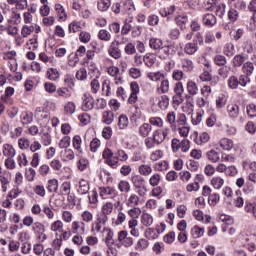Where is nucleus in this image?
<instances>
[{"mask_svg": "<svg viewBox=\"0 0 256 256\" xmlns=\"http://www.w3.org/2000/svg\"><path fill=\"white\" fill-rule=\"evenodd\" d=\"M99 195L102 197V199H107L109 195H113L114 197H117L118 193L115 188L113 187H100L99 188Z\"/></svg>", "mask_w": 256, "mask_h": 256, "instance_id": "8", "label": "nucleus"}, {"mask_svg": "<svg viewBox=\"0 0 256 256\" xmlns=\"http://www.w3.org/2000/svg\"><path fill=\"white\" fill-rule=\"evenodd\" d=\"M147 77L149 78L150 81H161L165 75L161 72H149L147 74Z\"/></svg>", "mask_w": 256, "mask_h": 256, "instance_id": "41", "label": "nucleus"}, {"mask_svg": "<svg viewBox=\"0 0 256 256\" xmlns=\"http://www.w3.org/2000/svg\"><path fill=\"white\" fill-rule=\"evenodd\" d=\"M219 201H221V196L218 193H212L208 197V203H209L210 207H215V205H217V203H219Z\"/></svg>", "mask_w": 256, "mask_h": 256, "instance_id": "38", "label": "nucleus"}, {"mask_svg": "<svg viewBox=\"0 0 256 256\" xmlns=\"http://www.w3.org/2000/svg\"><path fill=\"white\" fill-rule=\"evenodd\" d=\"M220 147H222L224 151H231L233 147V140L227 138L221 139Z\"/></svg>", "mask_w": 256, "mask_h": 256, "instance_id": "33", "label": "nucleus"}, {"mask_svg": "<svg viewBox=\"0 0 256 256\" xmlns=\"http://www.w3.org/2000/svg\"><path fill=\"white\" fill-rule=\"evenodd\" d=\"M187 91L190 95H197L199 93V88L194 81H188L187 83Z\"/></svg>", "mask_w": 256, "mask_h": 256, "instance_id": "36", "label": "nucleus"}, {"mask_svg": "<svg viewBox=\"0 0 256 256\" xmlns=\"http://www.w3.org/2000/svg\"><path fill=\"white\" fill-rule=\"evenodd\" d=\"M100 41H111V33L105 29H101L98 33Z\"/></svg>", "mask_w": 256, "mask_h": 256, "instance_id": "47", "label": "nucleus"}, {"mask_svg": "<svg viewBox=\"0 0 256 256\" xmlns=\"http://www.w3.org/2000/svg\"><path fill=\"white\" fill-rule=\"evenodd\" d=\"M117 187H118V190L120 191V193H122L124 195L131 191V184L127 180H120L118 182Z\"/></svg>", "mask_w": 256, "mask_h": 256, "instance_id": "12", "label": "nucleus"}, {"mask_svg": "<svg viewBox=\"0 0 256 256\" xmlns=\"http://www.w3.org/2000/svg\"><path fill=\"white\" fill-rule=\"evenodd\" d=\"M115 118V114L111 111H105L103 112L102 121L105 123V125H111L113 123Z\"/></svg>", "mask_w": 256, "mask_h": 256, "instance_id": "23", "label": "nucleus"}, {"mask_svg": "<svg viewBox=\"0 0 256 256\" xmlns=\"http://www.w3.org/2000/svg\"><path fill=\"white\" fill-rule=\"evenodd\" d=\"M202 23L205 27H215L217 25V17L214 14L206 13L202 16Z\"/></svg>", "mask_w": 256, "mask_h": 256, "instance_id": "7", "label": "nucleus"}, {"mask_svg": "<svg viewBox=\"0 0 256 256\" xmlns=\"http://www.w3.org/2000/svg\"><path fill=\"white\" fill-rule=\"evenodd\" d=\"M141 223L145 227H151V225H153V216L149 213H143L141 216Z\"/></svg>", "mask_w": 256, "mask_h": 256, "instance_id": "24", "label": "nucleus"}, {"mask_svg": "<svg viewBox=\"0 0 256 256\" xmlns=\"http://www.w3.org/2000/svg\"><path fill=\"white\" fill-rule=\"evenodd\" d=\"M118 241L123 247L129 248L133 245V238L129 236L127 230H122L118 233Z\"/></svg>", "mask_w": 256, "mask_h": 256, "instance_id": "3", "label": "nucleus"}, {"mask_svg": "<svg viewBox=\"0 0 256 256\" xmlns=\"http://www.w3.org/2000/svg\"><path fill=\"white\" fill-rule=\"evenodd\" d=\"M15 148H13L11 146V144H4L3 145V155L5 157H10L13 158V156L15 155Z\"/></svg>", "mask_w": 256, "mask_h": 256, "instance_id": "29", "label": "nucleus"}, {"mask_svg": "<svg viewBox=\"0 0 256 256\" xmlns=\"http://www.w3.org/2000/svg\"><path fill=\"white\" fill-rule=\"evenodd\" d=\"M134 189H138L137 193L140 197H145L147 193V184L145 178L139 174H133L130 179Z\"/></svg>", "mask_w": 256, "mask_h": 256, "instance_id": "1", "label": "nucleus"}, {"mask_svg": "<svg viewBox=\"0 0 256 256\" xmlns=\"http://www.w3.org/2000/svg\"><path fill=\"white\" fill-rule=\"evenodd\" d=\"M138 173H140V176L148 177V175H151L153 173V168L149 165L142 164L138 167Z\"/></svg>", "mask_w": 256, "mask_h": 256, "instance_id": "22", "label": "nucleus"}, {"mask_svg": "<svg viewBox=\"0 0 256 256\" xmlns=\"http://www.w3.org/2000/svg\"><path fill=\"white\" fill-rule=\"evenodd\" d=\"M181 63H182V69L184 71H186L187 73L193 71V67H194L193 66V61H191L190 59L185 58V59H182Z\"/></svg>", "mask_w": 256, "mask_h": 256, "instance_id": "35", "label": "nucleus"}, {"mask_svg": "<svg viewBox=\"0 0 256 256\" xmlns=\"http://www.w3.org/2000/svg\"><path fill=\"white\" fill-rule=\"evenodd\" d=\"M128 126H129V118L127 117V115L125 114L120 115L118 120L119 129H127Z\"/></svg>", "mask_w": 256, "mask_h": 256, "instance_id": "31", "label": "nucleus"}, {"mask_svg": "<svg viewBox=\"0 0 256 256\" xmlns=\"http://www.w3.org/2000/svg\"><path fill=\"white\" fill-rule=\"evenodd\" d=\"M69 33H79L81 31V22L73 21L68 26Z\"/></svg>", "mask_w": 256, "mask_h": 256, "instance_id": "42", "label": "nucleus"}, {"mask_svg": "<svg viewBox=\"0 0 256 256\" xmlns=\"http://www.w3.org/2000/svg\"><path fill=\"white\" fill-rule=\"evenodd\" d=\"M113 230L108 229V233L106 235V239H105V243L107 245V247H111V245H113L115 243V241L113 240Z\"/></svg>", "mask_w": 256, "mask_h": 256, "instance_id": "60", "label": "nucleus"}, {"mask_svg": "<svg viewBox=\"0 0 256 256\" xmlns=\"http://www.w3.org/2000/svg\"><path fill=\"white\" fill-rule=\"evenodd\" d=\"M128 207H137L139 205V196L132 194L127 202Z\"/></svg>", "mask_w": 256, "mask_h": 256, "instance_id": "49", "label": "nucleus"}, {"mask_svg": "<svg viewBox=\"0 0 256 256\" xmlns=\"http://www.w3.org/2000/svg\"><path fill=\"white\" fill-rule=\"evenodd\" d=\"M78 193L80 195H87L89 193V182L85 179L79 181Z\"/></svg>", "mask_w": 256, "mask_h": 256, "instance_id": "18", "label": "nucleus"}, {"mask_svg": "<svg viewBox=\"0 0 256 256\" xmlns=\"http://www.w3.org/2000/svg\"><path fill=\"white\" fill-rule=\"evenodd\" d=\"M187 16H180L176 18V23L180 29H185V25H187Z\"/></svg>", "mask_w": 256, "mask_h": 256, "instance_id": "62", "label": "nucleus"}, {"mask_svg": "<svg viewBox=\"0 0 256 256\" xmlns=\"http://www.w3.org/2000/svg\"><path fill=\"white\" fill-rule=\"evenodd\" d=\"M111 7V0H102L98 2L99 11H107Z\"/></svg>", "mask_w": 256, "mask_h": 256, "instance_id": "54", "label": "nucleus"}, {"mask_svg": "<svg viewBox=\"0 0 256 256\" xmlns=\"http://www.w3.org/2000/svg\"><path fill=\"white\" fill-rule=\"evenodd\" d=\"M51 231H59V233H63V222L61 220H57L52 223Z\"/></svg>", "mask_w": 256, "mask_h": 256, "instance_id": "57", "label": "nucleus"}, {"mask_svg": "<svg viewBox=\"0 0 256 256\" xmlns=\"http://www.w3.org/2000/svg\"><path fill=\"white\" fill-rule=\"evenodd\" d=\"M180 149L183 153H187L191 149V142L187 139H183L180 142Z\"/></svg>", "mask_w": 256, "mask_h": 256, "instance_id": "58", "label": "nucleus"}, {"mask_svg": "<svg viewBox=\"0 0 256 256\" xmlns=\"http://www.w3.org/2000/svg\"><path fill=\"white\" fill-rule=\"evenodd\" d=\"M151 133V126L149 123H144L139 127V135L141 137H147Z\"/></svg>", "mask_w": 256, "mask_h": 256, "instance_id": "32", "label": "nucleus"}, {"mask_svg": "<svg viewBox=\"0 0 256 256\" xmlns=\"http://www.w3.org/2000/svg\"><path fill=\"white\" fill-rule=\"evenodd\" d=\"M95 105V99L93 96L84 94L82 109L83 111H91Z\"/></svg>", "mask_w": 256, "mask_h": 256, "instance_id": "10", "label": "nucleus"}, {"mask_svg": "<svg viewBox=\"0 0 256 256\" xmlns=\"http://www.w3.org/2000/svg\"><path fill=\"white\" fill-rule=\"evenodd\" d=\"M167 135H169V128H164L163 130L159 129L156 130L153 133V140L154 143H156V145H161V143H163L167 137Z\"/></svg>", "mask_w": 256, "mask_h": 256, "instance_id": "4", "label": "nucleus"}, {"mask_svg": "<svg viewBox=\"0 0 256 256\" xmlns=\"http://www.w3.org/2000/svg\"><path fill=\"white\" fill-rule=\"evenodd\" d=\"M99 147H101V141L98 138H94L90 142V150L92 153H97V149H99Z\"/></svg>", "mask_w": 256, "mask_h": 256, "instance_id": "55", "label": "nucleus"}, {"mask_svg": "<svg viewBox=\"0 0 256 256\" xmlns=\"http://www.w3.org/2000/svg\"><path fill=\"white\" fill-rule=\"evenodd\" d=\"M101 213L102 215H106V216L111 215V213H113V203L111 202L105 203L102 206Z\"/></svg>", "mask_w": 256, "mask_h": 256, "instance_id": "45", "label": "nucleus"}, {"mask_svg": "<svg viewBox=\"0 0 256 256\" xmlns=\"http://www.w3.org/2000/svg\"><path fill=\"white\" fill-rule=\"evenodd\" d=\"M191 235L193 239H199L203 237V235H205V228H201L198 225H196L191 229Z\"/></svg>", "mask_w": 256, "mask_h": 256, "instance_id": "19", "label": "nucleus"}, {"mask_svg": "<svg viewBox=\"0 0 256 256\" xmlns=\"http://www.w3.org/2000/svg\"><path fill=\"white\" fill-rule=\"evenodd\" d=\"M108 54L110 57H113V59H121V49H119V41L114 40L109 48H108Z\"/></svg>", "mask_w": 256, "mask_h": 256, "instance_id": "5", "label": "nucleus"}, {"mask_svg": "<svg viewBox=\"0 0 256 256\" xmlns=\"http://www.w3.org/2000/svg\"><path fill=\"white\" fill-rule=\"evenodd\" d=\"M73 147L77 151L81 153V144L83 143V140H81V136L75 135L72 139Z\"/></svg>", "mask_w": 256, "mask_h": 256, "instance_id": "48", "label": "nucleus"}, {"mask_svg": "<svg viewBox=\"0 0 256 256\" xmlns=\"http://www.w3.org/2000/svg\"><path fill=\"white\" fill-rule=\"evenodd\" d=\"M199 50V46L195 42H189L185 45L184 51L187 55H195Z\"/></svg>", "mask_w": 256, "mask_h": 256, "instance_id": "16", "label": "nucleus"}, {"mask_svg": "<svg viewBox=\"0 0 256 256\" xmlns=\"http://www.w3.org/2000/svg\"><path fill=\"white\" fill-rule=\"evenodd\" d=\"M46 75L50 81H57V78L59 77V71L55 68H50L48 69Z\"/></svg>", "mask_w": 256, "mask_h": 256, "instance_id": "44", "label": "nucleus"}, {"mask_svg": "<svg viewBox=\"0 0 256 256\" xmlns=\"http://www.w3.org/2000/svg\"><path fill=\"white\" fill-rule=\"evenodd\" d=\"M211 185L214 189H221L225 185V180L221 176H214L211 179Z\"/></svg>", "mask_w": 256, "mask_h": 256, "instance_id": "21", "label": "nucleus"}, {"mask_svg": "<svg viewBox=\"0 0 256 256\" xmlns=\"http://www.w3.org/2000/svg\"><path fill=\"white\" fill-rule=\"evenodd\" d=\"M166 121L170 124L172 131H175V129L177 128V115L175 114V112H169L166 116Z\"/></svg>", "mask_w": 256, "mask_h": 256, "instance_id": "14", "label": "nucleus"}, {"mask_svg": "<svg viewBox=\"0 0 256 256\" xmlns=\"http://www.w3.org/2000/svg\"><path fill=\"white\" fill-rule=\"evenodd\" d=\"M72 233L83 235L85 233V222L74 221L72 223Z\"/></svg>", "mask_w": 256, "mask_h": 256, "instance_id": "15", "label": "nucleus"}, {"mask_svg": "<svg viewBox=\"0 0 256 256\" xmlns=\"http://www.w3.org/2000/svg\"><path fill=\"white\" fill-rule=\"evenodd\" d=\"M78 119L82 125H89L91 123V116L88 113L80 114Z\"/></svg>", "mask_w": 256, "mask_h": 256, "instance_id": "56", "label": "nucleus"}, {"mask_svg": "<svg viewBox=\"0 0 256 256\" xmlns=\"http://www.w3.org/2000/svg\"><path fill=\"white\" fill-rule=\"evenodd\" d=\"M157 91L160 95L169 93V80L165 76L161 80L160 86L157 88Z\"/></svg>", "mask_w": 256, "mask_h": 256, "instance_id": "17", "label": "nucleus"}, {"mask_svg": "<svg viewBox=\"0 0 256 256\" xmlns=\"http://www.w3.org/2000/svg\"><path fill=\"white\" fill-rule=\"evenodd\" d=\"M57 189H59V181L57 179H50L47 185L49 193H57Z\"/></svg>", "mask_w": 256, "mask_h": 256, "instance_id": "25", "label": "nucleus"}, {"mask_svg": "<svg viewBox=\"0 0 256 256\" xmlns=\"http://www.w3.org/2000/svg\"><path fill=\"white\" fill-rule=\"evenodd\" d=\"M71 145V137L69 136H64L60 142H59V147L60 149H67Z\"/></svg>", "mask_w": 256, "mask_h": 256, "instance_id": "53", "label": "nucleus"}, {"mask_svg": "<svg viewBox=\"0 0 256 256\" xmlns=\"http://www.w3.org/2000/svg\"><path fill=\"white\" fill-rule=\"evenodd\" d=\"M175 13V6H170L168 8H162L159 10V14L161 17H169V15H173Z\"/></svg>", "mask_w": 256, "mask_h": 256, "instance_id": "43", "label": "nucleus"}, {"mask_svg": "<svg viewBox=\"0 0 256 256\" xmlns=\"http://www.w3.org/2000/svg\"><path fill=\"white\" fill-rule=\"evenodd\" d=\"M227 5L225 3H219L215 2L214 12L217 17H220V19H223V16L225 15V9Z\"/></svg>", "mask_w": 256, "mask_h": 256, "instance_id": "13", "label": "nucleus"}, {"mask_svg": "<svg viewBox=\"0 0 256 256\" xmlns=\"http://www.w3.org/2000/svg\"><path fill=\"white\" fill-rule=\"evenodd\" d=\"M33 31H35V26L24 25L21 30V35H22V37H27L28 35H31L33 33Z\"/></svg>", "mask_w": 256, "mask_h": 256, "instance_id": "50", "label": "nucleus"}, {"mask_svg": "<svg viewBox=\"0 0 256 256\" xmlns=\"http://www.w3.org/2000/svg\"><path fill=\"white\" fill-rule=\"evenodd\" d=\"M240 111L241 110L239 108V105H237L235 103L227 105V113H228V117H230V119H237L239 117Z\"/></svg>", "mask_w": 256, "mask_h": 256, "instance_id": "9", "label": "nucleus"}, {"mask_svg": "<svg viewBox=\"0 0 256 256\" xmlns=\"http://www.w3.org/2000/svg\"><path fill=\"white\" fill-rule=\"evenodd\" d=\"M214 63L218 67H225V65H227V58L221 54H218L214 57Z\"/></svg>", "mask_w": 256, "mask_h": 256, "instance_id": "37", "label": "nucleus"}, {"mask_svg": "<svg viewBox=\"0 0 256 256\" xmlns=\"http://www.w3.org/2000/svg\"><path fill=\"white\" fill-rule=\"evenodd\" d=\"M144 237H146V239L155 240L159 237V233H157L155 228H148L144 232Z\"/></svg>", "mask_w": 256, "mask_h": 256, "instance_id": "30", "label": "nucleus"}, {"mask_svg": "<svg viewBox=\"0 0 256 256\" xmlns=\"http://www.w3.org/2000/svg\"><path fill=\"white\" fill-rule=\"evenodd\" d=\"M147 247H149V241L145 238L139 239L135 245L136 251H145Z\"/></svg>", "mask_w": 256, "mask_h": 256, "instance_id": "27", "label": "nucleus"}, {"mask_svg": "<svg viewBox=\"0 0 256 256\" xmlns=\"http://www.w3.org/2000/svg\"><path fill=\"white\" fill-rule=\"evenodd\" d=\"M245 61H247V58L245 57V55L237 54L236 56H234L232 63L234 67H241V65H243Z\"/></svg>", "mask_w": 256, "mask_h": 256, "instance_id": "26", "label": "nucleus"}, {"mask_svg": "<svg viewBox=\"0 0 256 256\" xmlns=\"http://www.w3.org/2000/svg\"><path fill=\"white\" fill-rule=\"evenodd\" d=\"M32 231H34V233L38 235V239H41V237L42 241H45L47 239V234H45V225H43L41 222H35L32 225Z\"/></svg>", "mask_w": 256, "mask_h": 256, "instance_id": "6", "label": "nucleus"}, {"mask_svg": "<svg viewBox=\"0 0 256 256\" xmlns=\"http://www.w3.org/2000/svg\"><path fill=\"white\" fill-rule=\"evenodd\" d=\"M128 215H130L132 219H138L139 215H141V208L134 207L130 209Z\"/></svg>", "mask_w": 256, "mask_h": 256, "instance_id": "63", "label": "nucleus"}, {"mask_svg": "<svg viewBox=\"0 0 256 256\" xmlns=\"http://www.w3.org/2000/svg\"><path fill=\"white\" fill-rule=\"evenodd\" d=\"M159 53L161 55L160 59H165L170 55H175V47H173V45L162 46L159 50Z\"/></svg>", "mask_w": 256, "mask_h": 256, "instance_id": "11", "label": "nucleus"}, {"mask_svg": "<svg viewBox=\"0 0 256 256\" xmlns=\"http://www.w3.org/2000/svg\"><path fill=\"white\" fill-rule=\"evenodd\" d=\"M86 77H87V70L85 68H80L76 72V79H78V81H84Z\"/></svg>", "mask_w": 256, "mask_h": 256, "instance_id": "61", "label": "nucleus"}, {"mask_svg": "<svg viewBox=\"0 0 256 256\" xmlns=\"http://www.w3.org/2000/svg\"><path fill=\"white\" fill-rule=\"evenodd\" d=\"M160 181H161V175L159 174H153L149 179V183L152 187H157Z\"/></svg>", "mask_w": 256, "mask_h": 256, "instance_id": "59", "label": "nucleus"}, {"mask_svg": "<svg viewBox=\"0 0 256 256\" xmlns=\"http://www.w3.org/2000/svg\"><path fill=\"white\" fill-rule=\"evenodd\" d=\"M207 157L211 161V163H217L219 161V153L215 150H210L207 152Z\"/></svg>", "mask_w": 256, "mask_h": 256, "instance_id": "51", "label": "nucleus"}, {"mask_svg": "<svg viewBox=\"0 0 256 256\" xmlns=\"http://www.w3.org/2000/svg\"><path fill=\"white\" fill-rule=\"evenodd\" d=\"M247 114L249 117H256V105L255 104H249L247 107Z\"/></svg>", "mask_w": 256, "mask_h": 256, "instance_id": "64", "label": "nucleus"}, {"mask_svg": "<svg viewBox=\"0 0 256 256\" xmlns=\"http://www.w3.org/2000/svg\"><path fill=\"white\" fill-rule=\"evenodd\" d=\"M251 83V78L242 74L237 78V76H231L228 79V87L230 89H238L239 87H247V84Z\"/></svg>", "mask_w": 256, "mask_h": 256, "instance_id": "2", "label": "nucleus"}, {"mask_svg": "<svg viewBox=\"0 0 256 256\" xmlns=\"http://www.w3.org/2000/svg\"><path fill=\"white\" fill-rule=\"evenodd\" d=\"M223 53L226 55V57H233L235 54V45L233 43L225 44Z\"/></svg>", "mask_w": 256, "mask_h": 256, "instance_id": "28", "label": "nucleus"}, {"mask_svg": "<svg viewBox=\"0 0 256 256\" xmlns=\"http://www.w3.org/2000/svg\"><path fill=\"white\" fill-rule=\"evenodd\" d=\"M158 107L165 111L167 107H169V96L167 95H162L158 101Z\"/></svg>", "mask_w": 256, "mask_h": 256, "instance_id": "34", "label": "nucleus"}, {"mask_svg": "<svg viewBox=\"0 0 256 256\" xmlns=\"http://www.w3.org/2000/svg\"><path fill=\"white\" fill-rule=\"evenodd\" d=\"M242 71L246 77H251L253 75V71H255V66L252 62H246L242 67Z\"/></svg>", "mask_w": 256, "mask_h": 256, "instance_id": "20", "label": "nucleus"}, {"mask_svg": "<svg viewBox=\"0 0 256 256\" xmlns=\"http://www.w3.org/2000/svg\"><path fill=\"white\" fill-rule=\"evenodd\" d=\"M77 109V106L73 103V102H68L65 106H64V111L65 113H67L68 115H73V113H75V110Z\"/></svg>", "mask_w": 256, "mask_h": 256, "instance_id": "52", "label": "nucleus"}, {"mask_svg": "<svg viewBox=\"0 0 256 256\" xmlns=\"http://www.w3.org/2000/svg\"><path fill=\"white\" fill-rule=\"evenodd\" d=\"M56 93L58 97H63V99H69L71 97V91L66 87L58 88Z\"/></svg>", "mask_w": 256, "mask_h": 256, "instance_id": "40", "label": "nucleus"}, {"mask_svg": "<svg viewBox=\"0 0 256 256\" xmlns=\"http://www.w3.org/2000/svg\"><path fill=\"white\" fill-rule=\"evenodd\" d=\"M21 121L23 125H30V123H33V114L31 112H24L21 116Z\"/></svg>", "mask_w": 256, "mask_h": 256, "instance_id": "39", "label": "nucleus"}, {"mask_svg": "<svg viewBox=\"0 0 256 256\" xmlns=\"http://www.w3.org/2000/svg\"><path fill=\"white\" fill-rule=\"evenodd\" d=\"M149 45L151 47V49H161V47H163V42L161 41V39H157V38H152L149 41Z\"/></svg>", "mask_w": 256, "mask_h": 256, "instance_id": "46", "label": "nucleus"}]
</instances>
